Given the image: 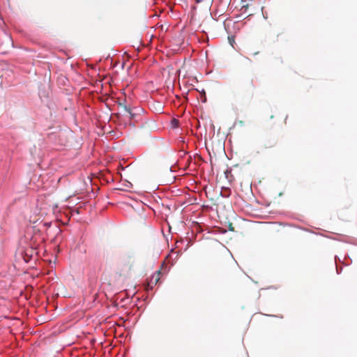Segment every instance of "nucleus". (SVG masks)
I'll return each instance as SVG.
<instances>
[{
	"label": "nucleus",
	"instance_id": "obj_1",
	"mask_svg": "<svg viewBox=\"0 0 357 357\" xmlns=\"http://www.w3.org/2000/svg\"><path fill=\"white\" fill-rule=\"evenodd\" d=\"M220 268L222 271L229 277H234L241 273L237 263L234 259L227 256L220 263Z\"/></svg>",
	"mask_w": 357,
	"mask_h": 357
},
{
	"label": "nucleus",
	"instance_id": "obj_2",
	"mask_svg": "<svg viewBox=\"0 0 357 357\" xmlns=\"http://www.w3.org/2000/svg\"><path fill=\"white\" fill-rule=\"evenodd\" d=\"M160 273H161V271L158 270L150 278V279L148 282V287L150 289H152L153 287V286L156 285L158 284V282L160 281Z\"/></svg>",
	"mask_w": 357,
	"mask_h": 357
},
{
	"label": "nucleus",
	"instance_id": "obj_3",
	"mask_svg": "<svg viewBox=\"0 0 357 357\" xmlns=\"http://www.w3.org/2000/svg\"><path fill=\"white\" fill-rule=\"evenodd\" d=\"M124 109L127 113V114H126V118H128L129 119H132L135 117V114H133L131 112V109L130 108H128L127 107L125 106Z\"/></svg>",
	"mask_w": 357,
	"mask_h": 357
},
{
	"label": "nucleus",
	"instance_id": "obj_4",
	"mask_svg": "<svg viewBox=\"0 0 357 357\" xmlns=\"http://www.w3.org/2000/svg\"><path fill=\"white\" fill-rule=\"evenodd\" d=\"M178 121L176 119H174L172 121V123L174 127H176L178 126Z\"/></svg>",
	"mask_w": 357,
	"mask_h": 357
},
{
	"label": "nucleus",
	"instance_id": "obj_5",
	"mask_svg": "<svg viewBox=\"0 0 357 357\" xmlns=\"http://www.w3.org/2000/svg\"><path fill=\"white\" fill-rule=\"evenodd\" d=\"M229 41L231 46H234L233 44L235 43L234 37H229Z\"/></svg>",
	"mask_w": 357,
	"mask_h": 357
},
{
	"label": "nucleus",
	"instance_id": "obj_6",
	"mask_svg": "<svg viewBox=\"0 0 357 357\" xmlns=\"http://www.w3.org/2000/svg\"><path fill=\"white\" fill-rule=\"evenodd\" d=\"M128 264H128V266H129V271H130L132 268V264H130L129 262H128Z\"/></svg>",
	"mask_w": 357,
	"mask_h": 357
},
{
	"label": "nucleus",
	"instance_id": "obj_7",
	"mask_svg": "<svg viewBox=\"0 0 357 357\" xmlns=\"http://www.w3.org/2000/svg\"><path fill=\"white\" fill-rule=\"evenodd\" d=\"M250 84H251L252 87H254L252 79H251V81H250Z\"/></svg>",
	"mask_w": 357,
	"mask_h": 357
},
{
	"label": "nucleus",
	"instance_id": "obj_8",
	"mask_svg": "<svg viewBox=\"0 0 357 357\" xmlns=\"http://www.w3.org/2000/svg\"><path fill=\"white\" fill-rule=\"evenodd\" d=\"M258 53H259L258 52H254V53H253V54H254V55H256V54H257Z\"/></svg>",
	"mask_w": 357,
	"mask_h": 357
},
{
	"label": "nucleus",
	"instance_id": "obj_9",
	"mask_svg": "<svg viewBox=\"0 0 357 357\" xmlns=\"http://www.w3.org/2000/svg\"><path fill=\"white\" fill-rule=\"evenodd\" d=\"M277 317L279 318H281V319L283 317L282 315H280V316H277Z\"/></svg>",
	"mask_w": 357,
	"mask_h": 357
}]
</instances>
